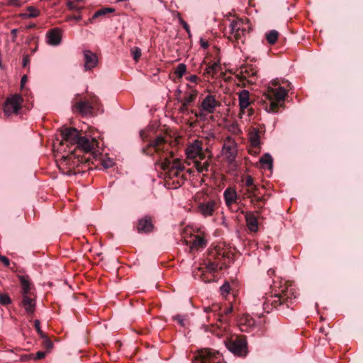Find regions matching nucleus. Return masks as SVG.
Returning a JSON list of instances; mask_svg holds the SVG:
<instances>
[{
  "instance_id": "obj_1",
  "label": "nucleus",
  "mask_w": 363,
  "mask_h": 363,
  "mask_svg": "<svg viewBox=\"0 0 363 363\" xmlns=\"http://www.w3.org/2000/svg\"><path fill=\"white\" fill-rule=\"evenodd\" d=\"M271 288L273 293L262 296L264 299L262 303L263 308L267 313L273 308H279L281 310L289 308L297 297V291L292 285L279 278L274 280Z\"/></svg>"
},
{
  "instance_id": "obj_2",
  "label": "nucleus",
  "mask_w": 363,
  "mask_h": 363,
  "mask_svg": "<svg viewBox=\"0 0 363 363\" xmlns=\"http://www.w3.org/2000/svg\"><path fill=\"white\" fill-rule=\"evenodd\" d=\"M271 84L274 86H279L277 88L269 86L267 91L264 94L265 99L269 101L266 104L265 110L269 113H276L279 107L283 106L288 91L281 86V82L278 79L272 80Z\"/></svg>"
},
{
  "instance_id": "obj_3",
  "label": "nucleus",
  "mask_w": 363,
  "mask_h": 363,
  "mask_svg": "<svg viewBox=\"0 0 363 363\" xmlns=\"http://www.w3.org/2000/svg\"><path fill=\"white\" fill-rule=\"evenodd\" d=\"M75 145L76 148L85 154H89L88 157L84 158L86 162H89L91 161V157H92L93 160H96L101 155L100 152L96 151V147H99V143L94 138L89 139L86 136H82L80 135Z\"/></svg>"
},
{
  "instance_id": "obj_4",
  "label": "nucleus",
  "mask_w": 363,
  "mask_h": 363,
  "mask_svg": "<svg viewBox=\"0 0 363 363\" xmlns=\"http://www.w3.org/2000/svg\"><path fill=\"white\" fill-rule=\"evenodd\" d=\"M100 101L95 95H90L88 99L79 100L72 105V109L82 116L91 115L94 108H99Z\"/></svg>"
},
{
  "instance_id": "obj_5",
  "label": "nucleus",
  "mask_w": 363,
  "mask_h": 363,
  "mask_svg": "<svg viewBox=\"0 0 363 363\" xmlns=\"http://www.w3.org/2000/svg\"><path fill=\"white\" fill-rule=\"evenodd\" d=\"M224 342L228 350L236 356L245 357L248 352L247 342L244 336L228 338Z\"/></svg>"
},
{
  "instance_id": "obj_6",
  "label": "nucleus",
  "mask_w": 363,
  "mask_h": 363,
  "mask_svg": "<svg viewBox=\"0 0 363 363\" xmlns=\"http://www.w3.org/2000/svg\"><path fill=\"white\" fill-rule=\"evenodd\" d=\"M248 24V20L245 21L240 18L233 20L230 23L228 38L232 41L244 43L247 28L249 27Z\"/></svg>"
},
{
  "instance_id": "obj_7",
  "label": "nucleus",
  "mask_w": 363,
  "mask_h": 363,
  "mask_svg": "<svg viewBox=\"0 0 363 363\" xmlns=\"http://www.w3.org/2000/svg\"><path fill=\"white\" fill-rule=\"evenodd\" d=\"M23 99L20 94H13L8 97L4 105L5 115L10 116L13 114H18L21 109Z\"/></svg>"
},
{
  "instance_id": "obj_8",
  "label": "nucleus",
  "mask_w": 363,
  "mask_h": 363,
  "mask_svg": "<svg viewBox=\"0 0 363 363\" xmlns=\"http://www.w3.org/2000/svg\"><path fill=\"white\" fill-rule=\"evenodd\" d=\"M220 359L221 356L218 352L204 349L198 353L192 363H220Z\"/></svg>"
},
{
  "instance_id": "obj_9",
  "label": "nucleus",
  "mask_w": 363,
  "mask_h": 363,
  "mask_svg": "<svg viewBox=\"0 0 363 363\" xmlns=\"http://www.w3.org/2000/svg\"><path fill=\"white\" fill-rule=\"evenodd\" d=\"M223 155L230 163L235 161L237 156V144L235 140L230 136L224 140Z\"/></svg>"
},
{
  "instance_id": "obj_10",
  "label": "nucleus",
  "mask_w": 363,
  "mask_h": 363,
  "mask_svg": "<svg viewBox=\"0 0 363 363\" xmlns=\"http://www.w3.org/2000/svg\"><path fill=\"white\" fill-rule=\"evenodd\" d=\"M186 155L189 159L199 157L201 160H204L206 155L203 152V142L199 140H194L187 146Z\"/></svg>"
},
{
  "instance_id": "obj_11",
  "label": "nucleus",
  "mask_w": 363,
  "mask_h": 363,
  "mask_svg": "<svg viewBox=\"0 0 363 363\" xmlns=\"http://www.w3.org/2000/svg\"><path fill=\"white\" fill-rule=\"evenodd\" d=\"M218 207V202L210 199L200 202L198 205V211L203 216L206 218L212 216Z\"/></svg>"
},
{
  "instance_id": "obj_12",
  "label": "nucleus",
  "mask_w": 363,
  "mask_h": 363,
  "mask_svg": "<svg viewBox=\"0 0 363 363\" xmlns=\"http://www.w3.org/2000/svg\"><path fill=\"white\" fill-rule=\"evenodd\" d=\"M220 106V101L212 94H208L201 103V109L207 113H213L216 108Z\"/></svg>"
},
{
  "instance_id": "obj_13",
  "label": "nucleus",
  "mask_w": 363,
  "mask_h": 363,
  "mask_svg": "<svg viewBox=\"0 0 363 363\" xmlns=\"http://www.w3.org/2000/svg\"><path fill=\"white\" fill-rule=\"evenodd\" d=\"M61 135L62 140L67 145H75L81 134L75 128H64Z\"/></svg>"
},
{
  "instance_id": "obj_14",
  "label": "nucleus",
  "mask_w": 363,
  "mask_h": 363,
  "mask_svg": "<svg viewBox=\"0 0 363 363\" xmlns=\"http://www.w3.org/2000/svg\"><path fill=\"white\" fill-rule=\"evenodd\" d=\"M260 189L257 185H254L248 189H246L243 195L245 198H248L251 199V202L255 205L258 206L259 202H263L264 201V196L260 195Z\"/></svg>"
},
{
  "instance_id": "obj_15",
  "label": "nucleus",
  "mask_w": 363,
  "mask_h": 363,
  "mask_svg": "<svg viewBox=\"0 0 363 363\" xmlns=\"http://www.w3.org/2000/svg\"><path fill=\"white\" fill-rule=\"evenodd\" d=\"M167 145L166 140L163 136H158L155 139L150 141L146 147L143 149V152L145 154H149L147 152L148 149H154L155 152H161L164 151Z\"/></svg>"
},
{
  "instance_id": "obj_16",
  "label": "nucleus",
  "mask_w": 363,
  "mask_h": 363,
  "mask_svg": "<svg viewBox=\"0 0 363 363\" xmlns=\"http://www.w3.org/2000/svg\"><path fill=\"white\" fill-rule=\"evenodd\" d=\"M153 228L151 217L145 216L138 220L137 230L139 233H149L153 230Z\"/></svg>"
},
{
  "instance_id": "obj_17",
  "label": "nucleus",
  "mask_w": 363,
  "mask_h": 363,
  "mask_svg": "<svg viewBox=\"0 0 363 363\" xmlns=\"http://www.w3.org/2000/svg\"><path fill=\"white\" fill-rule=\"evenodd\" d=\"M84 60V69L86 71L90 70L96 67L98 64L97 55L90 50H84L83 52Z\"/></svg>"
},
{
  "instance_id": "obj_18",
  "label": "nucleus",
  "mask_w": 363,
  "mask_h": 363,
  "mask_svg": "<svg viewBox=\"0 0 363 363\" xmlns=\"http://www.w3.org/2000/svg\"><path fill=\"white\" fill-rule=\"evenodd\" d=\"M260 131L258 128H252L248 134V139L250 143L251 147L255 148V154L260 151Z\"/></svg>"
},
{
  "instance_id": "obj_19",
  "label": "nucleus",
  "mask_w": 363,
  "mask_h": 363,
  "mask_svg": "<svg viewBox=\"0 0 363 363\" xmlns=\"http://www.w3.org/2000/svg\"><path fill=\"white\" fill-rule=\"evenodd\" d=\"M21 306L25 309L28 315L34 313L35 310V300L30 294L22 295Z\"/></svg>"
},
{
  "instance_id": "obj_20",
  "label": "nucleus",
  "mask_w": 363,
  "mask_h": 363,
  "mask_svg": "<svg viewBox=\"0 0 363 363\" xmlns=\"http://www.w3.org/2000/svg\"><path fill=\"white\" fill-rule=\"evenodd\" d=\"M238 101L240 113H244L245 110L251 104L250 99V92L243 89L238 93Z\"/></svg>"
},
{
  "instance_id": "obj_21",
  "label": "nucleus",
  "mask_w": 363,
  "mask_h": 363,
  "mask_svg": "<svg viewBox=\"0 0 363 363\" xmlns=\"http://www.w3.org/2000/svg\"><path fill=\"white\" fill-rule=\"evenodd\" d=\"M255 326V320L248 315H243L240 320L239 327L242 332L249 333Z\"/></svg>"
},
{
  "instance_id": "obj_22",
  "label": "nucleus",
  "mask_w": 363,
  "mask_h": 363,
  "mask_svg": "<svg viewBox=\"0 0 363 363\" xmlns=\"http://www.w3.org/2000/svg\"><path fill=\"white\" fill-rule=\"evenodd\" d=\"M223 198L228 207H230L233 203H236L238 197L235 189L228 187L223 192Z\"/></svg>"
},
{
  "instance_id": "obj_23",
  "label": "nucleus",
  "mask_w": 363,
  "mask_h": 363,
  "mask_svg": "<svg viewBox=\"0 0 363 363\" xmlns=\"http://www.w3.org/2000/svg\"><path fill=\"white\" fill-rule=\"evenodd\" d=\"M207 240L203 235H195L192 238L191 244L190 245V250H200L203 249L207 245Z\"/></svg>"
},
{
  "instance_id": "obj_24",
  "label": "nucleus",
  "mask_w": 363,
  "mask_h": 363,
  "mask_svg": "<svg viewBox=\"0 0 363 363\" xmlns=\"http://www.w3.org/2000/svg\"><path fill=\"white\" fill-rule=\"evenodd\" d=\"M61 31L59 28H53L47 33L48 44L51 45H57L61 42Z\"/></svg>"
},
{
  "instance_id": "obj_25",
  "label": "nucleus",
  "mask_w": 363,
  "mask_h": 363,
  "mask_svg": "<svg viewBox=\"0 0 363 363\" xmlns=\"http://www.w3.org/2000/svg\"><path fill=\"white\" fill-rule=\"evenodd\" d=\"M245 221L248 229L251 232H257L258 230L257 218L252 211L245 213Z\"/></svg>"
},
{
  "instance_id": "obj_26",
  "label": "nucleus",
  "mask_w": 363,
  "mask_h": 363,
  "mask_svg": "<svg viewBox=\"0 0 363 363\" xmlns=\"http://www.w3.org/2000/svg\"><path fill=\"white\" fill-rule=\"evenodd\" d=\"M162 168L163 170L173 168L182 172L184 169V167L179 159H174L172 161L169 159L165 158L164 162L162 163Z\"/></svg>"
},
{
  "instance_id": "obj_27",
  "label": "nucleus",
  "mask_w": 363,
  "mask_h": 363,
  "mask_svg": "<svg viewBox=\"0 0 363 363\" xmlns=\"http://www.w3.org/2000/svg\"><path fill=\"white\" fill-rule=\"evenodd\" d=\"M18 278L21 285V294L27 295L30 294V278L28 275H18Z\"/></svg>"
},
{
  "instance_id": "obj_28",
  "label": "nucleus",
  "mask_w": 363,
  "mask_h": 363,
  "mask_svg": "<svg viewBox=\"0 0 363 363\" xmlns=\"http://www.w3.org/2000/svg\"><path fill=\"white\" fill-rule=\"evenodd\" d=\"M187 86L191 89V92L185 96V97L182 101V103L189 106L195 101L198 91L189 84H187Z\"/></svg>"
},
{
  "instance_id": "obj_29",
  "label": "nucleus",
  "mask_w": 363,
  "mask_h": 363,
  "mask_svg": "<svg viewBox=\"0 0 363 363\" xmlns=\"http://www.w3.org/2000/svg\"><path fill=\"white\" fill-rule=\"evenodd\" d=\"M220 67V63L213 62V64L208 65L203 73L204 75H214L218 72V68Z\"/></svg>"
},
{
  "instance_id": "obj_30",
  "label": "nucleus",
  "mask_w": 363,
  "mask_h": 363,
  "mask_svg": "<svg viewBox=\"0 0 363 363\" xmlns=\"http://www.w3.org/2000/svg\"><path fill=\"white\" fill-rule=\"evenodd\" d=\"M210 163L208 160L202 162L201 161H196L195 162V167L199 172H208Z\"/></svg>"
},
{
  "instance_id": "obj_31",
  "label": "nucleus",
  "mask_w": 363,
  "mask_h": 363,
  "mask_svg": "<svg viewBox=\"0 0 363 363\" xmlns=\"http://www.w3.org/2000/svg\"><path fill=\"white\" fill-rule=\"evenodd\" d=\"M278 36L279 33L276 30H272L266 34L267 40L271 45L277 42Z\"/></svg>"
},
{
  "instance_id": "obj_32",
  "label": "nucleus",
  "mask_w": 363,
  "mask_h": 363,
  "mask_svg": "<svg viewBox=\"0 0 363 363\" xmlns=\"http://www.w3.org/2000/svg\"><path fill=\"white\" fill-rule=\"evenodd\" d=\"M259 162L264 165L266 164L269 167V169L272 167L273 164V158L269 153H265L262 157L259 159Z\"/></svg>"
},
{
  "instance_id": "obj_33",
  "label": "nucleus",
  "mask_w": 363,
  "mask_h": 363,
  "mask_svg": "<svg viewBox=\"0 0 363 363\" xmlns=\"http://www.w3.org/2000/svg\"><path fill=\"white\" fill-rule=\"evenodd\" d=\"M186 66L184 63L179 64L174 69V74L177 78L181 79L186 73Z\"/></svg>"
},
{
  "instance_id": "obj_34",
  "label": "nucleus",
  "mask_w": 363,
  "mask_h": 363,
  "mask_svg": "<svg viewBox=\"0 0 363 363\" xmlns=\"http://www.w3.org/2000/svg\"><path fill=\"white\" fill-rule=\"evenodd\" d=\"M115 11V9L113 8H108V7H106V8H102L98 11H96L94 14L93 15V18H98L99 16H105L106 15L107 13H113Z\"/></svg>"
},
{
  "instance_id": "obj_35",
  "label": "nucleus",
  "mask_w": 363,
  "mask_h": 363,
  "mask_svg": "<svg viewBox=\"0 0 363 363\" xmlns=\"http://www.w3.org/2000/svg\"><path fill=\"white\" fill-rule=\"evenodd\" d=\"M45 354H46L45 352L38 351L36 352L35 354H30L28 355H26L23 359V360H26V359H35V360L41 359L45 357Z\"/></svg>"
},
{
  "instance_id": "obj_36",
  "label": "nucleus",
  "mask_w": 363,
  "mask_h": 363,
  "mask_svg": "<svg viewBox=\"0 0 363 363\" xmlns=\"http://www.w3.org/2000/svg\"><path fill=\"white\" fill-rule=\"evenodd\" d=\"M255 74V71H253L252 69L249 70L248 68L246 67L244 70H242L241 74L238 77L240 81L242 82L245 80L247 77L254 76Z\"/></svg>"
},
{
  "instance_id": "obj_37",
  "label": "nucleus",
  "mask_w": 363,
  "mask_h": 363,
  "mask_svg": "<svg viewBox=\"0 0 363 363\" xmlns=\"http://www.w3.org/2000/svg\"><path fill=\"white\" fill-rule=\"evenodd\" d=\"M231 290V287H230V285L228 282H225L220 287V294L224 296V297H226L228 294L230 293Z\"/></svg>"
},
{
  "instance_id": "obj_38",
  "label": "nucleus",
  "mask_w": 363,
  "mask_h": 363,
  "mask_svg": "<svg viewBox=\"0 0 363 363\" xmlns=\"http://www.w3.org/2000/svg\"><path fill=\"white\" fill-rule=\"evenodd\" d=\"M242 182H244L247 189L255 185L254 183V179L251 175H246L243 177L242 178Z\"/></svg>"
},
{
  "instance_id": "obj_39",
  "label": "nucleus",
  "mask_w": 363,
  "mask_h": 363,
  "mask_svg": "<svg viewBox=\"0 0 363 363\" xmlns=\"http://www.w3.org/2000/svg\"><path fill=\"white\" fill-rule=\"evenodd\" d=\"M26 11H28V13H29L30 18H36L40 14V10L32 6L27 7Z\"/></svg>"
},
{
  "instance_id": "obj_40",
  "label": "nucleus",
  "mask_w": 363,
  "mask_h": 363,
  "mask_svg": "<svg viewBox=\"0 0 363 363\" xmlns=\"http://www.w3.org/2000/svg\"><path fill=\"white\" fill-rule=\"evenodd\" d=\"M11 303V299L7 294H0V305L7 306Z\"/></svg>"
},
{
  "instance_id": "obj_41",
  "label": "nucleus",
  "mask_w": 363,
  "mask_h": 363,
  "mask_svg": "<svg viewBox=\"0 0 363 363\" xmlns=\"http://www.w3.org/2000/svg\"><path fill=\"white\" fill-rule=\"evenodd\" d=\"M43 339V345L48 350H50L53 347L52 342L50 340V338L45 335L44 337H40Z\"/></svg>"
},
{
  "instance_id": "obj_42",
  "label": "nucleus",
  "mask_w": 363,
  "mask_h": 363,
  "mask_svg": "<svg viewBox=\"0 0 363 363\" xmlns=\"http://www.w3.org/2000/svg\"><path fill=\"white\" fill-rule=\"evenodd\" d=\"M190 113H194V116L196 118H199L201 120H205L206 118V115L208 114L205 111H203L201 109V106L199 107V111L198 112L197 111H194V110H191Z\"/></svg>"
},
{
  "instance_id": "obj_43",
  "label": "nucleus",
  "mask_w": 363,
  "mask_h": 363,
  "mask_svg": "<svg viewBox=\"0 0 363 363\" xmlns=\"http://www.w3.org/2000/svg\"><path fill=\"white\" fill-rule=\"evenodd\" d=\"M132 56L135 62H138L141 57V50L138 47H134L131 49Z\"/></svg>"
},
{
  "instance_id": "obj_44",
  "label": "nucleus",
  "mask_w": 363,
  "mask_h": 363,
  "mask_svg": "<svg viewBox=\"0 0 363 363\" xmlns=\"http://www.w3.org/2000/svg\"><path fill=\"white\" fill-rule=\"evenodd\" d=\"M164 171L167 172L169 178L174 177H177L179 176V173L181 172L180 171L173 169V168L167 169Z\"/></svg>"
},
{
  "instance_id": "obj_45",
  "label": "nucleus",
  "mask_w": 363,
  "mask_h": 363,
  "mask_svg": "<svg viewBox=\"0 0 363 363\" xmlns=\"http://www.w3.org/2000/svg\"><path fill=\"white\" fill-rule=\"evenodd\" d=\"M232 311H233V306H230L228 307L226 309H225L221 314L219 313L218 315V320L220 322L223 321L222 318H223V315H227L230 314Z\"/></svg>"
},
{
  "instance_id": "obj_46",
  "label": "nucleus",
  "mask_w": 363,
  "mask_h": 363,
  "mask_svg": "<svg viewBox=\"0 0 363 363\" xmlns=\"http://www.w3.org/2000/svg\"><path fill=\"white\" fill-rule=\"evenodd\" d=\"M40 325V320H38V319L35 320V321H34V326H35V328L38 334L40 335V337H44V335L45 334L42 331Z\"/></svg>"
},
{
  "instance_id": "obj_47",
  "label": "nucleus",
  "mask_w": 363,
  "mask_h": 363,
  "mask_svg": "<svg viewBox=\"0 0 363 363\" xmlns=\"http://www.w3.org/2000/svg\"><path fill=\"white\" fill-rule=\"evenodd\" d=\"M218 267V264L216 262H209L206 264V269L210 272H215L217 270V268Z\"/></svg>"
},
{
  "instance_id": "obj_48",
  "label": "nucleus",
  "mask_w": 363,
  "mask_h": 363,
  "mask_svg": "<svg viewBox=\"0 0 363 363\" xmlns=\"http://www.w3.org/2000/svg\"><path fill=\"white\" fill-rule=\"evenodd\" d=\"M220 306L217 304H213L211 306L205 308V311L206 313H216L218 310H220Z\"/></svg>"
},
{
  "instance_id": "obj_49",
  "label": "nucleus",
  "mask_w": 363,
  "mask_h": 363,
  "mask_svg": "<svg viewBox=\"0 0 363 363\" xmlns=\"http://www.w3.org/2000/svg\"><path fill=\"white\" fill-rule=\"evenodd\" d=\"M186 79L187 81H189L190 82L195 83V84H198L199 82L201 81L199 79V78L196 74H192L189 77H186Z\"/></svg>"
},
{
  "instance_id": "obj_50",
  "label": "nucleus",
  "mask_w": 363,
  "mask_h": 363,
  "mask_svg": "<svg viewBox=\"0 0 363 363\" xmlns=\"http://www.w3.org/2000/svg\"><path fill=\"white\" fill-rule=\"evenodd\" d=\"M8 4L9 6L20 7L22 5V2L21 0H7Z\"/></svg>"
},
{
  "instance_id": "obj_51",
  "label": "nucleus",
  "mask_w": 363,
  "mask_h": 363,
  "mask_svg": "<svg viewBox=\"0 0 363 363\" xmlns=\"http://www.w3.org/2000/svg\"><path fill=\"white\" fill-rule=\"evenodd\" d=\"M173 319L174 320H177L180 325H182V326L184 325V318L182 315H177L173 317Z\"/></svg>"
},
{
  "instance_id": "obj_52",
  "label": "nucleus",
  "mask_w": 363,
  "mask_h": 363,
  "mask_svg": "<svg viewBox=\"0 0 363 363\" xmlns=\"http://www.w3.org/2000/svg\"><path fill=\"white\" fill-rule=\"evenodd\" d=\"M0 262L5 266L9 267L10 264V260L6 256H0Z\"/></svg>"
},
{
  "instance_id": "obj_53",
  "label": "nucleus",
  "mask_w": 363,
  "mask_h": 363,
  "mask_svg": "<svg viewBox=\"0 0 363 363\" xmlns=\"http://www.w3.org/2000/svg\"><path fill=\"white\" fill-rule=\"evenodd\" d=\"M179 22L182 25V26L185 29V30L190 35V28H189L188 23L185 21H184L182 18H179Z\"/></svg>"
},
{
  "instance_id": "obj_54",
  "label": "nucleus",
  "mask_w": 363,
  "mask_h": 363,
  "mask_svg": "<svg viewBox=\"0 0 363 363\" xmlns=\"http://www.w3.org/2000/svg\"><path fill=\"white\" fill-rule=\"evenodd\" d=\"M30 62V59L28 55H25L23 57L22 65L23 67H26Z\"/></svg>"
},
{
  "instance_id": "obj_55",
  "label": "nucleus",
  "mask_w": 363,
  "mask_h": 363,
  "mask_svg": "<svg viewBox=\"0 0 363 363\" xmlns=\"http://www.w3.org/2000/svg\"><path fill=\"white\" fill-rule=\"evenodd\" d=\"M180 113H184L188 111V105L182 103V106H180L179 109Z\"/></svg>"
},
{
  "instance_id": "obj_56",
  "label": "nucleus",
  "mask_w": 363,
  "mask_h": 363,
  "mask_svg": "<svg viewBox=\"0 0 363 363\" xmlns=\"http://www.w3.org/2000/svg\"><path fill=\"white\" fill-rule=\"evenodd\" d=\"M67 6L70 10H78L79 8L74 4V2L69 1L67 3Z\"/></svg>"
},
{
  "instance_id": "obj_57",
  "label": "nucleus",
  "mask_w": 363,
  "mask_h": 363,
  "mask_svg": "<svg viewBox=\"0 0 363 363\" xmlns=\"http://www.w3.org/2000/svg\"><path fill=\"white\" fill-rule=\"evenodd\" d=\"M101 164H102V165H103L106 169H107V168H108V167H111V166H112V164H113V162H112L111 160H108V161H107V162H106V161H103V162H101Z\"/></svg>"
},
{
  "instance_id": "obj_58",
  "label": "nucleus",
  "mask_w": 363,
  "mask_h": 363,
  "mask_svg": "<svg viewBox=\"0 0 363 363\" xmlns=\"http://www.w3.org/2000/svg\"><path fill=\"white\" fill-rule=\"evenodd\" d=\"M200 44H201V46L204 49H206L208 48V43L207 41H205L203 39L200 40Z\"/></svg>"
},
{
  "instance_id": "obj_59",
  "label": "nucleus",
  "mask_w": 363,
  "mask_h": 363,
  "mask_svg": "<svg viewBox=\"0 0 363 363\" xmlns=\"http://www.w3.org/2000/svg\"><path fill=\"white\" fill-rule=\"evenodd\" d=\"M11 33V35H13L12 41L14 42L16 40V38L17 36L18 30L16 28L12 29Z\"/></svg>"
},
{
  "instance_id": "obj_60",
  "label": "nucleus",
  "mask_w": 363,
  "mask_h": 363,
  "mask_svg": "<svg viewBox=\"0 0 363 363\" xmlns=\"http://www.w3.org/2000/svg\"><path fill=\"white\" fill-rule=\"evenodd\" d=\"M20 17L23 19L31 18L29 13H28L27 11L24 13H21Z\"/></svg>"
},
{
  "instance_id": "obj_61",
  "label": "nucleus",
  "mask_w": 363,
  "mask_h": 363,
  "mask_svg": "<svg viewBox=\"0 0 363 363\" xmlns=\"http://www.w3.org/2000/svg\"><path fill=\"white\" fill-rule=\"evenodd\" d=\"M26 81H27V76L26 75H23L21 77V88L23 87V86L26 84Z\"/></svg>"
},
{
  "instance_id": "obj_62",
  "label": "nucleus",
  "mask_w": 363,
  "mask_h": 363,
  "mask_svg": "<svg viewBox=\"0 0 363 363\" xmlns=\"http://www.w3.org/2000/svg\"><path fill=\"white\" fill-rule=\"evenodd\" d=\"M267 274H268V275H269V277H272V276L274 275V274H275V270H274V269H269L268 270V272H267Z\"/></svg>"
},
{
  "instance_id": "obj_63",
  "label": "nucleus",
  "mask_w": 363,
  "mask_h": 363,
  "mask_svg": "<svg viewBox=\"0 0 363 363\" xmlns=\"http://www.w3.org/2000/svg\"><path fill=\"white\" fill-rule=\"evenodd\" d=\"M72 156H69L68 157H63L62 158L64 159L65 161L68 160V162H69V160L72 159Z\"/></svg>"
},
{
  "instance_id": "obj_64",
  "label": "nucleus",
  "mask_w": 363,
  "mask_h": 363,
  "mask_svg": "<svg viewBox=\"0 0 363 363\" xmlns=\"http://www.w3.org/2000/svg\"><path fill=\"white\" fill-rule=\"evenodd\" d=\"M286 83H287V88H285L288 91L291 89V83L288 82V81H286Z\"/></svg>"
}]
</instances>
